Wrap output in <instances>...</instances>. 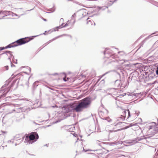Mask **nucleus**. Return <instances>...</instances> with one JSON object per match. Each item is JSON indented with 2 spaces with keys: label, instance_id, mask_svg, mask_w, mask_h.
Here are the masks:
<instances>
[{
  "label": "nucleus",
  "instance_id": "nucleus-1",
  "mask_svg": "<svg viewBox=\"0 0 158 158\" xmlns=\"http://www.w3.org/2000/svg\"><path fill=\"white\" fill-rule=\"evenodd\" d=\"M91 103L89 98H85L77 104L74 108L73 110L77 112H81L84 109L88 108Z\"/></svg>",
  "mask_w": 158,
  "mask_h": 158
},
{
  "label": "nucleus",
  "instance_id": "nucleus-2",
  "mask_svg": "<svg viewBox=\"0 0 158 158\" xmlns=\"http://www.w3.org/2000/svg\"><path fill=\"white\" fill-rule=\"evenodd\" d=\"M24 143L27 144H31L39 138V135L36 132H32L26 134Z\"/></svg>",
  "mask_w": 158,
  "mask_h": 158
},
{
  "label": "nucleus",
  "instance_id": "nucleus-3",
  "mask_svg": "<svg viewBox=\"0 0 158 158\" xmlns=\"http://www.w3.org/2000/svg\"><path fill=\"white\" fill-rule=\"evenodd\" d=\"M122 123L119 122L117 123H114L111 125L107 126L106 127V131L109 133L113 132L118 131L121 130L120 128L121 125Z\"/></svg>",
  "mask_w": 158,
  "mask_h": 158
},
{
  "label": "nucleus",
  "instance_id": "nucleus-4",
  "mask_svg": "<svg viewBox=\"0 0 158 158\" xmlns=\"http://www.w3.org/2000/svg\"><path fill=\"white\" fill-rule=\"evenodd\" d=\"M111 52V50L109 49H106L104 52V54L105 57L109 59L110 60H112V61H117L119 64H122L124 63V61L123 60H118L117 59H115L116 58V55L114 54H113Z\"/></svg>",
  "mask_w": 158,
  "mask_h": 158
},
{
  "label": "nucleus",
  "instance_id": "nucleus-5",
  "mask_svg": "<svg viewBox=\"0 0 158 158\" xmlns=\"http://www.w3.org/2000/svg\"><path fill=\"white\" fill-rule=\"evenodd\" d=\"M27 39H28V37L27 38ZM31 39H27L25 38H22L20 39L19 40H17L11 44L7 46H6L5 48H10L11 47H13L18 46L19 45H21L23 44H24L27 42H29Z\"/></svg>",
  "mask_w": 158,
  "mask_h": 158
},
{
  "label": "nucleus",
  "instance_id": "nucleus-6",
  "mask_svg": "<svg viewBox=\"0 0 158 158\" xmlns=\"http://www.w3.org/2000/svg\"><path fill=\"white\" fill-rule=\"evenodd\" d=\"M122 117L118 118V120L122 119L124 120L127 117L128 118L130 117V112L129 110H126L124 111L123 113V115H121Z\"/></svg>",
  "mask_w": 158,
  "mask_h": 158
},
{
  "label": "nucleus",
  "instance_id": "nucleus-7",
  "mask_svg": "<svg viewBox=\"0 0 158 158\" xmlns=\"http://www.w3.org/2000/svg\"><path fill=\"white\" fill-rule=\"evenodd\" d=\"M3 14L5 15V16L8 15H10L12 17H14L15 16H18V15L13 13L12 12L10 11H1L0 12V15Z\"/></svg>",
  "mask_w": 158,
  "mask_h": 158
},
{
  "label": "nucleus",
  "instance_id": "nucleus-8",
  "mask_svg": "<svg viewBox=\"0 0 158 158\" xmlns=\"http://www.w3.org/2000/svg\"><path fill=\"white\" fill-rule=\"evenodd\" d=\"M67 128H68V130L69 131H73L75 130V127L73 125H69L67 126Z\"/></svg>",
  "mask_w": 158,
  "mask_h": 158
},
{
  "label": "nucleus",
  "instance_id": "nucleus-9",
  "mask_svg": "<svg viewBox=\"0 0 158 158\" xmlns=\"http://www.w3.org/2000/svg\"><path fill=\"white\" fill-rule=\"evenodd\" d=\"M90 18H88L87 19V24L89 26H91L92 25L93 23H94V25L95 26V23H94L93 21H92L91 20H90Z\"/></svg>",
  "mask_w": 158,
  "mask_h": 158
},
{
  "label": "nucleus",
  "instance_id": "nucleus-10",
  "mask_svg": "<svg viewBox=\"0 0 158 158\" xmlns=\"http://www.w3.org/2000/svg\"><path fill=\"white\" fill-rule=\"evenodd\" d=\"M80 13L82 14L84 16H86L88 14V13L86 12V10L85 9L81 10Z\"/></svg>",
  "mask_w": 158,
  "mask_h": 158
},
{
  "label": "nucleus",
  "instance_id": "nucleus-11",
  "mask_svg": "<svg viewBox=\"0 0 158 158\" xmlns=\"http://www.w3.org/2000/svg\"><path fill=\"white\" fill-rule=\"evenodd\" d=\"M71 107L70 108L71 109ZM71 110V109H70V108H69V107H67L65 108L64 109V112L65 113H68Z\"/></svg>",
  "mask_w": 158,
  "mask_h": 158
},
{
  "label": "nucleus",
  "instance_id": "nucleus-12",
  "mask_svg": "<svg viewBox=\"0 0 158 158\" xmlns=\"http://www.w3.org/2000/svg\"><path fill=\"white\" fill-rule=\"evenodd\" d=\"M26 108L24 107H20L19 108V109H18V112H24L25 111V110H26Z\"/></svg>",
  "mask_w": 158,
  "mask_h": 158
},
{
  "label": "nucleus",
  "instance_id": "nucleus-13",
  "mask_svg": "<svg viewBox=\"0 0 158 158\" xmlns=\"http://www.w3.org/2000/svg\"><path fill=\"white\" fill-rule=\"evenodd\" d=\"M139 112H137L135 111L134 112V113L132 114V116L134 117H136L138 116L139 115Z\"/></svg>",
  "mask_w": 158,
  "mask_h": 158
},
{
  "label": "nucleus",
  "instance_id": "nucleus-14",
  "mask_svg": "<svg viewBox=\"0 0 158 158\" xmlns=\"http://www.w3.org/2000/svg\"><path fill=\"white\" fill-rule=\"evenodd\" d=\"M11 106H10V109H13V107H18L19 106H20V105L18 104H11Z\"/></svg>",
  "mask_w": 158,
  "mask_h": 158
},
{
  "label": "nucleus",
  "instance_id": "nucleus-15",
  "mask_svg": "<svg viewBox=\"0 0 158 158\" xmlns=\"http://www.w3.org/2000/svg\"><path fill=\"white\" fill-rule=\"evenodd\" d=\"M7 55L9 56L10 57L13 56V55L11 54V52L10 51H6L5 52Z\"/></svg>",
  "mask_w": 158,
  "mask_h": 158
},
{
  "label": "nucleus",
  "instance_id": "nucleus-16",
  "mask_svg": "<svg viewBox=\"0 0 158 158\" xmlns=\"http://www.w3.org/2000/svg\"><path fill=\"white\" fill-rule=\"evenodd\" d=\"M57 29V28H54V30H52V31L51 30H49L48 31H46L45 32V33H43L44 34V35H46V34H48V32H49V33H51L53 31H56V29Z\"/></svg>",
  "mask_w": 158,
  "mask_h": 158
},
{
  "label": "nucleus",
  "instance_id": "nucleus-17",
  "mask_svg": "<svg viewBox=\"0 0 158 158\" xmlns=\"http://www.w3.org/2000/svg\"><path fill=\"white\" fill-rule=\"evenodd\" d=\"M103 119L106 120L108 122H111L112 121V120L109 117H105L104 118H103Z\"/></svg>",
  "mask_w": 158,
  "mask_h": 158
},
{
  "label": "nucleus",
  "instance_id": "nucleus-18",
  "mask_svg": "<svg viewBox=\"0 0 158 158\" xmlns=\"http://www.w3.org/2000/svg\"><path fill=\"white\" fill-rule=\"evenodd\" d=\"M68 22H69V21H68V23H66V24H65L64 25V23H62L61 25V26H59L58 28H61L62 27H65L67 26H68L69 25V23H68Z\"/></svg>",
  "mask_w": 158,
  "mask_h": 158
},
{
  "label": "nucleus",
  "instance_id": "nucleus-19",
  "mask_svg": "<svg viewBox=\"0 0 158 158\" xmlns=\"http://www.w3.org/2000/svg\"><path fill=\"white\" fill-rule=\"evenodd\" d=\"M136 94H135L133 92H131L128 93L127 94V95H128L131 96H135L136 95Z\"/></svg>",
  "mask_w": 158,
  "mask_h": 158
},
{
  "label": "nucleus",
  "instance_id": "nucleus-20",
  "mask_svg": "<svg viewBox=\"0 0 158 158\" xmlns=\"http://www.w3.org/2000/svg\"><path fill=\"white\" fill-rule=\"evenodd\" d=\"M39 81H36L34 82V83L33 84V86L34 87H35L37 86H38L39 84Z\"/></svg>",
  "mask_w": 158,
  "mask_h": 158
},
{
  "label": "nucleus",
  "instance_id": "nucleus-21",
  "mask_svg": "<svg viewBox=\"0 0 158 158\" xmlns=\"http://www.w3.org/2000/svg\"><path fill=\"white\" fill-rule=\"evenodd\" d=\"M25 138V137H23L22 139H19L18 140H17V143H20L21 142L23 141V139Z\"/></svg>",
  "mask_w": 158,
  "mask_h": 158
},
{
  "label": "nucleus",
  "instance_id": "nucleus-22",
  "mask_svg": "<svg viewBox=\"0 0 158 158\" xmlns=\"http://www.w3.org/2000/svg\"><path fill=\"white\" fill-rule=\"evenodd\" d=\"M76 16V14L75 13L72 16V19H73V20L74 23L75 22V18Z\"/></svg>",
  "mask_w": 158,
  "mask_h": 158
},
{
  "label": "nucleus",
  "instance_id": "nucleus-23",
  "mask_svg": "<svg viewBox=\"0 0 158 158\" xmlns=\"http://www.w3.org/2000/svg\"><path fill=\"white\" fill-rule=\"evenodd\" d=\"M2 134H0V136L2 137V136L4 135V134H6V132L5 131H2Z\"/></svg>",
  "mask_w": 158,
  "mask_h": 158
},
{
  "label": "nucleus",
  "instance_id": "nucleus-24",
  "mask_svg": "<svg viewBox=\"0 0 158 158\" xmlns=\"http://www.w3.org/2000/svg\"><path fill=\"white\" fill-rule=\"evenodd\" d=\"M15 111V108H14L12 110H10L9 111L8 113H9V114L11 113H12L13 112V111Z\"/></svg>",
  "mask_w": 158,
  "mask_h": 158
},
{
  "label": "nucleus",
  "instance_id": "nucleus-25",
  "mask_svg": "<svg viewBox=\"0 0 158 158\" xmlns=\"http://www.w3.org/2000/svg\"><path fill=\"white\" fill-rule=\"evenodd\" d=\"M69 80V78H67L66 79V78L65 77H64L63 78V80L65 81H68Z\"/></svg>",
  "mask_w": 158,
  "mask_h": 158
},
{
  "label": "nucleus",
  "instance_id": "nucleus-26",
  "mask_svg": "<svg viewBox=\"0 0 158 158\" xmlns=\"http://www.w3.org/2000/svg\"><path fill=\"white\" fill-rule=\"evenodd\" d=\"M12 142V143H13V140H8V143H11Z\"/></svg>",
  "mask_w": 158,
  "mask_h": 158
},
{
  "label": "nucleus",
  "instance_id": "nucleus-27",
  "mask_svg": "<svg viewBox=\"0 0 158 158\" xmlns=\"http://www.w3.org/2000/svg\"><path fill=\"white\" fill-rule=\"evenodd\" d=\"M28 84H29L28 82V81H26V85L27 86V87H28Z\"/></svg>",
  "mask_w": 158,
  "mask_h": 158
},
{
  "label": "nucleus",
  "instance_id": "nucleus-28",
  "mask_svg": "<svg viewBox=\"0 0 158 158\" xmlns=\"http://www.w3.org/2000/svg\"><path fill=\"white\" fill-rule=\"evenodd\" d=\"M5 49V48L4 47H0V51L2 50Z\"/></svg>",
  "mask_w": 158,
  "mask_h": 158
},
{
  "label": "nucleus",
  "instance_id": "nucleus-29",
  "mask_svg": "<svg viewBox=\"0 0 158 158\" xmlns=\"http://www.w3.org/2000/svg\"><path fill=\"white\" fill-rule=\"evenodd\" d=\"M156 74L158 75V67H157V69L156 70Z\"/></svg>",
  "mask_w": 158,
  "mask_h": 158
},
{
  "label": "nucleus",
  "instance_id": "nucleus-30",
  "mask_svg": "<svg viewBox=\"0 0 158 158\" xmlns=\"http://www.w3.org/2000/svg\"><path fill=\"white\" fill-rule=\"evenodd\" d=\"M11 67H15V65L13 64L12 63H11Z\"/></svg>",
  "mask_w": 158,
  "mask_h": 158
},
{
  "label": "nucleus",
  "instance_id": "nucleus-31",
  "mask_svg": "<svg viewBox=\"0 0 158 158\" xmlns=\"http://www.w3.org/2000/svg\"><path fill=\"white\" fill-rule=\"evenodd\" d=\"M5 67V68H6V70H7L8 69V66H6Z\"/></svg>",
  "mask_w": 158,
  "mask_h": 158
},
{
  "label": "nucleus",
  "instance_id": "nucleus-32",
  "mask_svg": "<svg viewBox=\"0 0 158 158\" xmlns=\"http://www.w3.org/2000/svg\"><path fill=\"white\" fill-rule=\"evenodd\" d=\"M61 36H58L56 38H55L53 39V40H55L56 39H57V38H59V37H61Z\"/></svg>",
  "mask_w": 158,
  "mask_h": 158
},
{
  "label": "nucleus",
  "instance_id": "nucleus-33",
  "mask_svg": "<svg viewBox=\"0 0 158 158\" xmlns=\"http://www.w3.org/2000/svg\"><path fill=\"white\" fill-rule=\"evenodd\" d=\"M74 136H75V137H76L77 136V135L76 134H73Z\"/></svg>",
  "mask_w": 158,
  "mask_h": 158
},
{
  "label": "nucleus",
  "instance_id": "nucleus-34",
  "mask_svg": "<svg viewBox=\"0 0 158 158\" xmlns=\"http://www.w3.org/2000/svg\"><path fill=\"white\" fill-rule=\"evenodd\" d=\"M120 82V81L118 80H117L115 81V82Z\"/></svg>",
  "mask_w": 158,
  "mask_h": 158
},
{
  "label": "nucleus",
  "instance_id": "nucleus-35",
  "mask_svg": "<svg viewBox=\"0 0 158 158\" xmlns=\"http://www.w3.org/2000/svg\"><path fill=\"white\" fill-rule=\"evenodd\" d=\"M63 21V19L62 18H61L60 19V21Z\"/></svg>",
  "mask_w": 158,
  "mask_h": 158
},
{
  "label": "nucleus",
  "instance_id": "nucleus-36",
  "mask_svg": "<svg viewBox=\"0 0 158 158\" xmlns=\"http://www.w3.org/2000/svg\"><path fill=\"white\" fill-rule=\"evenodd\" d=\"M43 20L44 21H47V20H46V19H43Z\"/></svg>",
  "mask_w": 158,
  "mask_h": 158
},
{
  "label": "nucleus",
  "instance_id": "nucleus-37",
  "mask_svg": "<svg viewBox=\"0 0 158 158\" xmlns=\"http://www.w3.org/2000/svg\"><path fill=\"white\" fill-rule=\"evenodd\" d=\"M5 96V94H4L2 95V97H4Z\"/></svg>",
  "mask_w": 158,
  "mask_h": 158
},
{
  "label": "nucleus",
  "instance_id": "nucleus-38",
  "mask_svg": "<svg viewBox=\"0 0 158 158\" xmlns=\"http://www.w3.org/2000/svg\"><path fill=\"white\" fill-rule=\"evenodd\" d=\"M38 35H36V36H33L32 37H36L37 36H38Z\"/></svg>",
  "mask_w": 158,
  "mask_h": 158
},
{
  "label": "nucleus",
  "instance_id": "nucleus-39",
  "mask_svg": "<svg viewBox=\"0 0 158 158\" xmlns=\"http://www.w3.org/2000/svg\"><path fill=\"white\" fill-rule=\"evenodd\" d=\"M31 69L30 68H29V71L30 72L31 71Z\"/></svg>",
  "mask_w": 158,
  "mask_h": 158
},
{
  "label": "nucleus",
  "instance_id": "nucleus-40",
  "mask_svg": "<svg viewBox=\"0 0 158 158\" xmlns=\"http://www.w3.org/2000/svg\"><path fill=\"white\" fill-rule=\"evenodd\" d=\"M133 126V125H131V124H130V127H131Z\"/></svg>",
  "mask_w": 158,
  "mask_h": 158
},
{
  "label": "nucleus",
  "instance_id": "nucleus-41",
  "mask_svg": "<svg viewBox=\"0 0 158 158\" xmlns=\"http://www.w3.org/2000/svg\"><path fill=\"white\" fill-rule=\"evenodd\" d=\"M17 145V143H15V146H16Z\"/></svg>",
  "mask_w": 158,
  "mask_h": 158
},
{
  "label": "nucleus",
  "instance_id": "nucleus-42",
  "mask_svg": "<svg viewBox=\"0 0 158 158\" xmlns=\"http://www.w3.org/2000/svg\"><path fill=\"white\" fill-rule=\"evenodd\" d=\"M3 18H0V19H3Z\"/></svg>",
  "mask_w": 158,
  "mask_h": 158
},
{
  "label": "nucleus",
  "instance_id": "nucleus-43",
  "mask_svg": "<svg viewBox=\"0 0 158 158\" xmlns=\"http://www.w3.org/2000/svg\"><path fill=\"white\" fill-rule=\"evenodd\" d=\"M150 36H149L148 37V38H149V37Z\"/></svg>",
  "mask_w": 158,
  "mask_h": 158
},
{
  "label": "nucleus",
  "instance_id": "nucleus-44",
  "mask_svg": "<svg viewBox=\"0 0 158 158\" xmlns=\"http://www.w3.org/2000/svg\"><path fill=\"white\" fill-rule=\"evenodd\" d=\"M87 151H90L91 150H87Z\"/></svg>",
  "mask_w": 158,
  "mask_h": 158
},
{
  "label": "nucleus",
  "instance_id": "nucleus-45",
  "mask_svg": "<svg viewBox=\"0 0 158 158\" xmlns=\"http://www.w3.org/2000/svg\"><path fill=\"white\" fill-rule=\"evenodd\" d=\"M83 150H84V148H83Z\"/></svg>",
  "mask_w": 158,
  "mask_h": 158
},
{
  "label": "nucleus",
  "instance_id": "nucleus-46",
  "mask_svg": "<svg viewBox=\"0 0 158 158\" xmlns=\"http://www.w3.org/2000/svg\"><path fill=\"white\" fill-rule=\"evenodd\" d=\"M54 11V10L52 11V12H53V11Z\"/></svg>",
  "mask_w": 158,
  "mask_h": 158
},
{
  "label": "nucleus",
  "instance_id": "nucleus-47",
  "mask_svg": "<svg viewBox=\"0 0 158 158\" xmlns=\"http://www.w3.org/2000/svg\"><path fill=\"white\" fill-rule=\"evenodd\" d=\"M5 16H4H4H3V17H5Z\"/></svg>",
  "mask_w": 158,
  "mask_h": 158
}]
</instances>
